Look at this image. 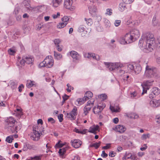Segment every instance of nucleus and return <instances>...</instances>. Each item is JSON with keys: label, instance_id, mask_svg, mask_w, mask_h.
<instances>
[{"label": "nucleus", "instance_id": "obj_1", "mask_svg": "<svg viewBox=\"0 0 160 160\" xmlns=\"http://www.w3.org/2000/svg\"><path fill=\"white\" fill-rule=\"evenodd\" d=\"M155 39L153 34L147 33L142 37L139 42V46L142 50L148 53L152 50L155 45Z\"/></svg>", "mask_w": 160, "mask_h": 160}, {"label": "nucleus", "instance_id": "obj_2", "mask_svg": "<svg viewBox=\"0 0 160 160\" xmlns=\"http://www.w3.org/2000/svg\"><path fill=\"white\" fill-rule=\"evenodd\" d=\"M16 122V121L12 117H10L7 120V123L6 125V128L7 129L9 132L12 133H17V130L18 129L20 130L21 126L20 124L18 125L19 127L17 126H15L14 124Z\"/></svg>", "mask_w": 160, "mask_h": 160}, {"label": "nucleus", "instance_id": "obj_3", "mask_svg": "<svg viewBox=\"0 0 160 160\" xmlns=\"http://www.w3.org/2000/svg\"><path fill=\"white\" fill-rule=\"evenodd\" d=\"M144 77L145 78H158L160 77L158 69L154 67L147 65L145 68Z\"/></svg>", "mask_w": 160, "mask_h": 160}, {"label": "nucleus", "instance_id": "obj_4", "mask_svg": "<svg viewBox=\"0 0 160 160\" xmlns=\"http://www.w3.org/2000/svg\"><path fill=\"white\" fill-rule=\"evenodd\" d=\"M127 68L128 71L132 74H138L142 70V68L139 64H129L128 65Z\"/></svg>", "mask_w": 160, "mask_h": 160}, {"label": "nucleus", "instance_id": "obj_5", "mask_svg": "<svg viewBox=\"0 0 160 160\" xmlns=\"http://www.w3.org/2000/svg\"><path fill=\"white\" fill-rule=\"evenodd\" d=\"M104 64L110 71H113L116 68H118L119 67L122 68L123 66L122 64L118 62L111 63L105 62Z\"/></svg>", "mask_w": 160, "mask_h": 160}, {"label": "nucleus", "instance_id": "obj_6", "mask_svg": "<svg viewBox=\"0 0 160 160\" xmlns=\"http://www.w3.org/2000/svg\"><path fill=\"white\" fill-rule=\"evenodd\" d=\"M42 133L39 132L38 129L36 126L33 127V132L30 137L34 141H37L39 139L40 135Z\"/></svg>", "mask_w": 160, "mask_h": 160}, {"label": "nucleus", "instance_id": "obj_7", "mask_svg": "<svg viewBox=\"0 0 160 160\" xmlns=\"http://www.w3.org/2000/svg\"><path fill=\"white\" fill-rule=\"evenodd\" d=\"M153 81H147L143 82L142 84V86L143 88V91L142 93V94H143L145 93H146L147 92V90L149 89L150 87L152 86Z\"/></svg>", "mask_w": 160, "mask_h": 160}, {"label": "nucleus", "instance_id": "obj_8", "mask_svg": "<svg viewBox=\"0 0 160 160\" xmlns=\"http://www.w3.org/2000/svg\"><path fill=\"white\" fill-rule=\"evenodd\" d=\"M44 62L46 64V67L51 68L54 64V60L52 57L48 56L44 59Z\"/></svg>", "mask_w": 160, "mask_h": 160}, {"label": "nucleus", "instance_id": "obj_9", "mask_svg": "<svg viewBox=\"0 0 160 160\" xmlns=\"http://www.w3.org/2000/svg\"><path fill=\"white\" fill-rule=\"evenodd\" d=\"M105 107L106 105L105 104L100 103L97 106L94 107L93 109V112L95 114H99V113L101 112Z\"/></svg>", "mask_w": 160, "mask_h": 160}, {"label": "nucleus", "instance_id": "obj_10", "mask_svg": "<svg viewBox=\"0 0 160 160\" xmlns=\"http://www.w3.org/2000/svg\"><path fill=\"white\" fill-rule=\"evenodd\" d=\"M45 8L44 6L41 5L34 7H30L28 11L30 13L35 12L38 10L42 11V10Z\"/></svg>", "mask_w": 160, "mask_h": 160}, {"label": "nucleus", "instance_id": "obj_11", "mask_svg": "<svg viewBox=\"0 0 160 160\" xmlns=\"http://www.w3.org/2000/svg\"><path fill=\"white\" fill-rule=\"evenodd\" d=\"M129 32L132 36V38L134 41L138 38L140 36L139 31L137 29H133Z\"/></svg>", "mask_w": 160, "mask_h": 160}, {"label": "nucleus", "instance_id": "obj_12", "mask_svg": "<svg viewBox=\"0 0 160 160\" xmlns=\"http://www.w3.org/2000/svg\"><path fill=\"white\" fill-rule=\"evenodd\" d=\"M85 58H87L89 59H93L97 60L100 59V57L99 55H96L95 54L91 53H85L84 54Z\"/></svg>", "mask_w": 160, "mask_h": 160}, {"label": "nucleus", "instance_id": "obj_13", "mask_svg": "<svg viewBox=\"0 0 160 160\" xmlns=\"http://www.w3.org/2000/svg\"><path fill=\"white\" fill-rule=\"evenodd\" d=\"M72 0H64V7L66 9L72 10L73 9L72 8Z\"/></svg>", "mask_w": 160, "mask_h": 160}, {"label": "nucleus", "instance_id": "obj_14", "mask_svg": "<svg viewBox=\"0 0 160 160\" xmlns=\"http://www.w3.org/2000/svg\"><path fill=\"white\" fill-rule=\"evenodd\" d=\"M71 143L72 146L75 148L79 147L82 144V142L79 139L72 140Z\"/></svg>", "mask_w": 160, "mask_h": 160}, {"label": "nucleus", "instance_id": "obj_15", "mask_svg": "<svg viewBox=\"0 0 160 160\" xmlns=\"http://www.w3.org/2000/svg\"><path fill=\"white\" fill-rule=\"evenodd\" d=\"M113 129L120 133H123L126 131V129L123 126L118 125L113 128Z\"/></svg>", "mask_w": 160, "mask_h": 160}, {"label": "nucleus", "instance_id": "obj_16", "mask_svg": "<svg viewBox=\"0 0 160 160\" xmlns=\"http://www.w3.org/2000/svg\"><path fill=\"white\" fill-rule=\"evenodd\" d=\"M150 105L151 107L157 108L160 105V100H152L150 102Z\"/></svg>", "mask_w": 160, "mask_h": 160}, {"label": "nucleus", "instance_id": "obj_17", "mask_svg": "<svg viewBox=\"0 0 160 160\" xmlns=\"http://www.w3.org/2000/svg\"><path fill=\"white\" fill-rule=\"evenodd\" d=\"M99 126L98 125H93L90 127L89 129V132L96 134L97 133V131H99Z\"/></svg>", "mask_w": 160, "mask_h": 160}, {"label": "nucleus", "instance_id": "obj_18", "mask_svg": "<svg viewBox=\"0 0 160 160\" xmlns=\"http://www.w3.org/2000/svg\"><path fill=\"white\" fill-rule=\"evenodd\" d=\"M124 36L128 44L134 41L132 38V36L130 35L129 32L126 33L125 35Z\"/></svg>", "mask_w": 160, "mask_h": 160}, {"label": "nucleus", "instance_id": "obj_19", "mask_svg": "<svg viewBox=\"0 0 160 160\" xmlns=\"http://www.w3.org/2000/svg\"><path fill=\"white\" fill-rule=\"evenodd\" d=\"M70 55L73 59L78 60L79 59L80 56L78 53L75 51H72L70 52Z\"/></svg>", "mask_w": 160, "mask_h": 160}, {"label": "nucleus", "instance_id": "obj_20", "mask_svg": "<svg viewBox=\"0 0 160 160\" xmlns=\"http://www.w3.org/2000/svg\"><path fill=\"white\" fill-rule=\"evenodd\" d=\"M62 2V0H52V5L53 7L55 8L58 7L59 6Z\"/></svg>", "mask_w": 160, "mask_h": 160}, {"label": "nucleus", "instance_id": "obj_21", "mask_svg": "<svg viewBox=\"0 0 160 160\" xmlns=\"http://www.w3.org/2000/svg\"><path fill=\"white\" fill-rule=\"evenodd\" d=\"M27 87L28 88L33 87H36L37 86V84L35 82L33 81H31V80H28L27 81Z\"/></svg>", "mask_w": 160, "mask_h": 160}, {"label": "nucleus", "instance_id": "obj_22", "mask_svg": "<svg viewBox=\"0 0 160 160\" xmlns=\"http://www.w3.org/2000/svg\"><path fill=\"white\" fill-rule=\"evenodd\" d=\"M92 106L89 105V104L87 105L84 108V114L85 115H87L88 113L91 110L92 108Z\"/></svg>", "mask_w": 160, "mask_h": 160}, {"label": "nucleus", "instance_id": "obj_23", "mask_svg": "<svg viewBox=\"0 0 160 160\" xmlns=\"http://www.w3.org/2000/svg\"><path fill=\"white\" fill-rule=\"evenodd\" d=\"M93 96L92 93L90 91L87 92L85 94L84 98H85V101H87L90 98H92Z\"/></svg>", "mask_w": 160, "mask_h": 160}, {"label": "nucleus", "instance_id": "obj_24", "mask_svg": "<svg viewBox=\"0 0 160 160\" xmlns=\"http://www.w3.org/2000/svg\"><path fill=\"white\" fill-rule=\"evenodd\" d=\"M24 57L25 62L28 64L32 63V61L34 60L33 58H32L27 56H24Z\"/></svg>", "mask_w": 160, "mask_h": 160}, {"label": "nucleus", "instance_id": "obj_25", "mask_svg": "<svg viewBox=\"0 0 160 160\" xmlns=\"http://www.w3.org/2000/svg\"><path fill=\"white\" fill-rule=\"evenodd\" d=\"M119 42L122 44H128L124 36H122L118 39Z\"/></svg>", "mask_w": 160, "mask_h": 160}, {"label": "nucleus", "instance_id": "obj_26", "mask_svg": "<svg viewBox=\"0 0 160 160\" xmlns=\"http://www.w3.org/2000/svg\"><path fill=\"white\" fill-rule=\"evenodd\" d=\"M85 101V98H78L77 99L76 102H75V104L77 105H80L83 104L84 102L86 101Z\"/></svg>", "mask_w": 160, "mask_h": 160}, {"label": "nucleus", "instance_id": "obj_27", "mask_svg": "<svg viewBox=\"0 0 160 160\" xmlns=\"http://www.w3.org/2000/svg\"><path fill=\"white\" fill-rule=\"evenodd\" d=\"M125 4L124 2L121 3L119 4V9L120 11L122 12L127 9Z\"/></svg>", "mask_w": 160, "mask_h": 160}, {"label": "nucleus", "instance_id": "obj_28", "mask_svg": "<svg viewBox=\"0 0 160 160\" xmlns=\"http://www.w3.org/2000/svg\"><path fill=\"white\" fill-rule=\"evenodd\" d=\"M65 114L66 115V117L67 118L70 119L71 120H74L76 118L73 115L71 112L69 113H66Z\"/></svg>", "mask_w": 160, "mask_h": 160}, {"label": "nucleus", "instance_id": "obj_29", "mask_svg": "<svg viewBox=\"0 0 160 160\" xmlns=\"http://www.w3.org/2000/svg\"><path fill=\"white\" fill-rule=\"evenodd\" d=\"M22 4H23L26 8L27 11L28 10L30 7H31L29 3V2L26 0L24 1L22 3Z\"/></svg>", "mask_w": 160, "mask_h": 160}, {"label": "nucleus", "instance_id": "obj_30", "mask_svg": "<svg viewBox=\"0 0 160 160\" xmlns=\"http://www.w3.org/2000/svg\"><path fill=\"white\" fill-rule=\"evenodd\" d=\"M25 62L24 57H23L21 61H19L18 60V61L17 62V66L22 67V66H24Z\"/></svg>", "mask_w": 160, "mask_h": 160}, {"label": "nucleus", "instance_id": "obj_31", "mask_svg": "<svg viewBox=\"0 0 160 160\" xmlns=\"http://www.w3.org/2000/svg\"><path fill=\"white\" fill-rule=\"evenodd\" d=\"M103 22L105 27L106 28H109L111 26V23L110 21L107 18H103Z\"/></svg>", "mask_w": 160, "mask_h": 160}, {"label": "nucleus", "instance_id": "obj_32", "mask_svg": "<svg viewBox=\"0 0 160 160\" xmlns=\"http://www.w3.org/2000/svg\"><path fill=\"white\" fill-rule=\"evenodd\" d=\"M153 90H155V91H152V92H151V94H149V97L150 98H153L154 97L155 95L158 94V92H155V91L156 90H157V91H158V88H153Z\"/></svg>", "mask_w": 160, "mask_h": 160}, {"label": "nucleus", "instance_id": "obj_33", "mask_svg": "<svg viewBox=\"0 0 160 160\" xmlns=\"http://www.w3.org/2000/svg\"><path fill=\"white\" fill-rule=\"evenodd\" d=\"M88 9L91 13L96 12L97 10L96 7L93 5L89 7Z\"/></svg>", "mask_w": 160, "mask_h": 160}, {"label": "nucleus", "instance_id": "obj_34", "mask_svg": "<svg viewBox=\"0 0 160 160\" xmlns=\"http://www.w3.org/2000/svg\"><path fill=\"white\" fill-rule=\"evenodd\" d=\"M86 26L84 25H80L78 28V31L80 32H85V34H86L87 31H85Z\"/></svg>", "mask_w": 160, "mask_h": 160}, {"label": "nucleus", "instance_id": "obj_35", "mask_svg": "<svg viewBox=\"0 0 160 160\" xmlns=\"http://www.w3.org/2000/svg\"><path fill=\"white\" fill-rule=\"evenodd\" d=\"M54 56L55 59L57 60H60L62 57V55L59 53L54 51Z\"/></svg>", "mask_w": 160, "mask_h": 160}, {"label": "nucleus", "instance_id": "obj_36", "mask_svg": "<svg viewBox=\"0 0 160 160\" xmlns=\"http://www.w3.org/2000/svg\"><path fill=\"white\" fill-rule=\"evenodd\" d=\"M84 20L88 26H91L93 23L92 20L91 18H84Z\"/></svg>", "mask_w": 160, "mask_h": 160}, {"label": "nucleus", "instance_id": "obj_37", "mask_svg": "<svg viewBox=\"0 0 160 160\" xmlns=\"http://www.w3.org/2000/svg\"><path fill=\"white\" fill-rule=\"evenodd\" d=\"M16 52V50L15 48H10L8 50V52L11 55H13Z\"/></svg>", "mask_w": 160, "mask_h": 160}, {"label": "nucleus", "instance_id": "obj_38", "mask_svg": "<svg viewBox=\"0 0 160 160\" xmlns=\"http://www.w3.org/2000/svg\"><path fill=\"white\" fill-rule=\"evenodd\" d=\"M99 98H100L102 101H104L107 99V96L106 94H102L98 96Z\"/></svg>", "mask_w": 160, "mask_h": 160}, {"label": "nucleus", "instance_id": "obj_39", "mask_svg": "<svg viewBox=\"0 0 160 160\" xmlns=\"http://www.w3.org/2000/svg\"><path fill=\"white\" fill-rule=\"evenodd\" d=\"M101 143L100 142H99L98 143H94L90 145V147H94L96 149H97L100 146Z\"/></svg>", "mask_w": 160, "mask_h": 160}, {"label": "nucleus", "instance_id": "obj_40", "mask_svg": "<svg viewBox=\"0 0 160 160\" xmlns=\"http://www.w3.org/2000/svg\"><path fill=\"white\" fill-rule=\"evenodd\" d=\"M110 110L113 112H119V108L118 107H114L110 106Z\"/></svg>", "mask_w": 160, "mask_h": 160}, {"label": "nucleus", "instance_id": "obj_41", "mask_svg": "<svg viewBox=\"0 0 160 160\" xmlns=\"http://www.w3.org/2000/svg\"><path fill=\"white\" fill-rule=\"evenodd\" d=\"M44 26V24L43 23L41 22L37 24L36 26V28L37 30H39L43 28Z\"/></svg>", "mask_w": 160, "mask_h": 160}, {"label": "nucleus", "instance_id": "obj_42", "mask_svg": "<svg viewBox=\"0 0 160 160\" xmlns=\"http://www.w3.org/2000/svg\"><path fill=\"white\" fill-rule=\"evenodd\" d=\"M131 97L132 98H138L139 96L138 95L137 92H134L131 93Z\"/></svg>", "mask_w": 160, "mask_h": 160}, {"label": "nucleus", "instance_id": "obj_43", "mask_svg": "<svg viewBox=\"0 0 160 160\" xmlns=\"http://www.w3.org/2000/svg\"><path fill=\"white\" fill-rule=\"evenodd\" d=\"M67 25L66 23H64L63 22L59 23L57 25V28H62L64 27Z\"/></svg>", "mask_w": 160, "mask_h": 160}, {"label": "nucleus", "instance_id": "obj_44", "mask_svg": "<svg viewBox=\"0 0 160 160\" xmlns=\"http://www.w3.org/2000/svg\"><path fill=\"white\" fill-rule=\"evenodd\" d=\"M13 140V138L12 136H10L7 137L6 141L9 143H11L12 142Z\"/></svg>", "mask_w": 160, "mask_h": 160}, {"label": "nucleus", "instance_id": "obj_45", "mask_svg": "<svg viewBox=\"0 0 160 160\" xmlns=\"http://www.w3.org/2000/svg\"><path fill=\"white\" fill-rule=\"evenodd\" d=\"M152 24L154 26H156L158 23V21L157 20L156 16L155 15L152 19Z\"/></svg>", "mask_w": 160, "mask_h": 160}, {"label": "nucleus", "instance_id": "obj_46", "mask_svg": "<svg viewBox=\"0 0 160 160\" xmlns=\"http://www.w3.org/2000/svg\"><path fill=\"white\" fill-rule=\"evenodd\" d=\"M150 137V135L149 133L147 134H143L141 138L142 140H144L148 138H149Z\"/></svg>", "mask_w": 160, "mask_h": 160}, {"label": "nucleus", "instance_id": "obj_47", "mask_svg": "<svg viewBox=\"0 0 160 160\" xmlns=\"http://www.w3.org/2000/svg\"><path fill=\"white\" fill-rule=\"evenodd\" d=\"M112 10L111 8H108L106 10L105 14L107 15H111L112 14Z\"/></svg>", "mask_w": 160, "mask_h": 160}, {"label": "nucleus", "instance_id": "obj_48", "mask_svg": "<svg viewBox=\"0 0 160 160\" xmlns=\"http://www.w3.org/2000/svg\"><path fill=\"white\" fill-rule=\"evenodd\" d=\"M77 108L76 107H74L72 111L70 112L75 117L77 115Z\"/></svg>", "mask_w": 160, "mask_h": 160}, {"label": "nucleus", "instance_id": "obj_49", "mask_svg": "<svg viewBox=\"0 0 160 160\" xmlns=\"http://www.w3.org/2000/svg\"><path fill=\"white\" fill-rule=\"evenodd\" d=\"M128 117L131 118H138V116L135 113H132L131 115H129Z\"/></svg>", "mask_w": 160, "mask_h": 160}, {"label": "nucleus", "instance_id": "obj_50", "mask_svg": "<svg viewBox=\"0 0 160 160\" xmlns=\"http://www.w3.org/2000/svg\"><path fill=\"white\" fill-rule=\"evenodd\" d=\"M69 19V18L68 17L65 16L62 18L61 20L62 22L64 23H66L67 24L68 23L67 22L68 21Z\"/></svg>", "mask_w": 160, "mask_h": 160}, {"label": "nucleus", "instance_id": "obj_51", "mask_svg": "<svg viewBox=\"0 0 160 160\" xmlns=\"http://www.w3.org/2000/svg\"><path fill=\"white\" fill-rule=\"evenodd\" d=\"M11 87L12 89H14L17 88V84L13 81H11L10 84Z\"/></svg>", "mask_w": 160, "mask_h": 160}, {"label": "nucleus", "instance_id": "obj_52", "mask_svg": "<svg viewBox=\"0 0 160 160\" xmlns=\"http://www.w3.org/2000/svg\"><path fill=\"white\" fill-rule=\"evenodd\" d=\"M28 148L30 149H32L33 150H36L37 149V147L35 145H29L28 146Z\"/></svg>", "mask_w": 160, "mask_h": 160}, {"label": "nucleus", "instance_id": "obj_53", "mask_svg": "<svg viewBox=\"0 0 160 160\" xmlns=\"http://www.w3.org/2000/svg\"><path fill=\"white\" fill-rule=\"evenodd\" d=\"M119 73L120 75L123 76V75H125V74H127V72H126L125 71L122 69H121L119 70Z\"/></svg>", "mask_w": 160, "mask_h": 160}, {"label": "nucleus", "instance_id": "obj_54", "mask_svg": "<svg viewBox=\"0 0 160 160\" xmlns=\"http://www.w3.org/2000/svg\"><path fill=\"white\" fill-rule=\"evenodd\" d=\"M66 149L64 148L60 149L58 152L61 155H63L66 152Z\"/></svg>", "mask_w": 160, "mask_h": 160}, {"label": "nucleus", "instance_id": "obj_55", "mask_svg": "<svg viewBox=\"0 0 160 160\" xmlns=\"http://www.w3.org/2000/svg\"><path fill=\"white\" fill-rule=\"evenodd\" d=\"M134 0H122L123 2L126 4H129L132 3Z\"/></svg>", "mask_w": 160, "mask_h": 160}, {"label": "nucleus", "instance_id": "obj_56", "mask_svg": "<svg viewBox=\"0 0 160 160\" xmlns=\"http://www.w3.org/2000/svg\"><path fill=\"white\" fill-rule=\"evenodd\" d=\"M55 45L57 46L59 45V44L61 42L60 39H55L53 41Z\"/></svg>", "mask_w": 160, "mask_h": 160}, {"label": "nucleus", "instance_id": "obj_57", "mask_svg": "<svg viewBox=\"0 0 160 160\" xmlns=\"http://www.w3.org/2000/svg\"><path fill=\"white\" fill-rule=\"evenodd\" d=\"M38 67L40 68L46 67V64L44 62V60L38 65Z\"/></svg>", "mask_w": 160, "mask_h": 160}, {"label": "nucleus", "instance_id": "obj_58", "mask_svg": "<svg viewBox=\"0 0 160 160\" xmlns=\"http://www.w3.org/2000/svg\"><path fill=\"white\" fill-rule=\"evenodd\" d=\"M94 101L92 99L88 101V104L87 105L89 104V105L92 106H92L94 103Z\"/></svg>", "mask_w": 160, "mask_h": 160}, {"label": "nucleus", "instance_id": "obj_59", "mask_svg": "<svg viewBox=\"0 0 160 160\" xmlns=\"http://www.w3.org/2000/svg\"><path fill=\"white\" fill-rule=\"evenodd\" d=\"M121 21L120 20H116L114 23V25L116 27L118 26L120 24Z\"/></svg>", "mask_w": 160, "mask_h": 160}, {"label": "nucleus", "instance_id": "obj_60", "mask_svg": "<svg viewBox=\"0 0 160 160\" xmlns=\"http://www.w3.org/2000/svg\"><path fill=\"white\" fill-rule=\"evenodd\" d=\"M111 144L110 143H108L106 144V146L103 147H102V149H107L110 148L111 147Z\"/></svg>", "mask_w": 160, "mask_h": 160}, {"label": "nucleus", "instance_id": "obj_61", "mask_svg": "<svg viewBox=\"0 0 160 160\" xmlns=\"http://www.w3.org/2000/svg\"><path fill=\"white\" fill-rule=\"evenodd\" d=\"M63 115L62 114H60L58 116V118L59 120V121L60 122H61L63 120Z\"/></svg>", "mask_w": 160, "mask_h": 160}, {"label": "nucleus", "instance_id": "obj_62", "mask_svg": "<svg viewBox=\"0 0 160 160\" xmlns=\"http://www.w3.org/2000/svg\"><path fill=\"white\" fill-rule=\"evenodd\" d=\"M42 155L39 156H35L33 157H31L30 158L31 159H34L35 160H39V159H41V158L42 157Z\"/></svg>", "mask_w": 160, "mask_h": 160}, {"label": "nucleus", "instance_id": "obj_63", "mask_svg": "<svg viewBox=\"0 0 160 160\" xmlns=\"http://www.w3.org/2000/svg\"><path fill=\"white\" fill-rule=\"evenodd\" d=\"M155 119L157 122L160 123V114L156 116Z\"/></svg>", "mask_w": 160, "mask_h": 160}, {"label": "nucleus", "instance_id": "obj_64", "mask_svg": "<svg viewBox=\"0 0 160 160\" xmlns=\"http://www.w3.org/2000/svg\"><path fill=\"white\" fill-rule=\"evenodd\" d=\"M69 97V96L67 95L66 94H64L62 97L63 102H64L66 100H67L68 99Z\"/></svg>", "mask_w": 160, "mask_h": 160}]
</instances>
